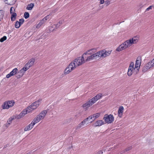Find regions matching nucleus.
I'll list each match as a JSON object with an SVG mask.
<instances>
[{
	"label": "nucleus",
	"mask_w": 154,
	"mask_h": 154,
	"mask_svg": "<svg viewBox=\"0 0 154 154\" xmlns=\"http://www.w3.org/2000/svg\"><path fill=\"white\" fill-rule=\"evenodd\" d=\"M103 6H102V8H103Z\"/></svg>",
	"instance_id": "nucleus-57"
},
{
	"label": "nucleus",
	"mask_w": 154,
	"mask_h": 154,
	"mask_svg": "<svg viewBox=\"0 0 154 154\" xmlns=\"http://www.w3.org/2000/svg\"><path fill=\"white\" fill-rule=\"evenodd\" d=\"M103 119L106 123L110 124L113 122L114 118L113 116L111 114H106L104 116Z\"/></svg>",
	"instance_id": "nucleus-5"
},
{
	"label": "nucleus",
	"mask_w": 154,
	"mask_h": 154,
	"mask_svg": "<svg viewBox=\"0 0 154 154\" xmlns=\"http://www.w3.org/2000/svg\"><path fill=\"white\" fill-rule=\"evenodd\" d=\"M138 42V38L134 37L132 39L125 41L123 43L120 45L116 49V51L120 52L129 47L132 44H136Z\"/></svg>",
	"instance_id": "nucleus-1"
},
{
	"label": "nucleus",
	"mask_w": 154,
	"mask_h": 154,
	"mask_svg": "<svg viewBox=\"0 0 154 154\" xmlns=\"http://www.w3.org/2000/svg\"><path fill=\"white\" fill-rule=\"evenodd\" d=\"M101 52L102 57H105L109 56L105 50L101 51Z\"/></svg>",
	"instance_id": "nucleus-24"
},
{
	"label": "nucleus",
	"mask_w": 154,
	"mask_h": 154,
	"mask_svg": "<svg viewBox=\"0 0 154 154\" xmlns=\"http://www.w3.org/2000/svg\"><path fill=\"white\" fill-rule=\"evenodd\" d=\"M124 110V107L123 106H120L118 110V115L120 117H122L123 112V110Z\"/></svg>",
	"instance_id": "nucleus-15"
},
{
	"label": "nucleus",
	"mask_w": 154,
	"mask_h": 154,
	"mask_svg": "<svg viewBox=\"0 0 154 154\" xmlns=\"http://www.w3.org/2000/svg\"><path fill=\"white\" fill-rule=\"evenodd\" d=\"M24 16L25 19H27L29 17V14L28 12H26L24 13Z\"/></svg>",
	"instance_id": "nucleus-36"
},
{
	"label": "nucleus",
	"mask_w": 154,
	"mask_h": 154,
	"mask_svg": "<svg viewBox=\"0 0 154 154\" xmlns=\"http://www.w3.org/2000/svg\"><path fill=\"white\" fill-rule=\"evenodd\" d=\"M104 0H100V3L101 4H103L104 3Z\"/></svg>",
	"instance_id": "nucleus-50"
},
{
	"label": "nucleus",
	"mask_w": 154,
	"mask_h": 154,
	"mask_svg": "<svg viewBox=\"0 0 154 154\" xmlns=\"http://www.w3.org/2000/svg\"><path fill=\"white\" fill-rule=\"evenodd\" d=\"M102 96V94H97V95L94 96V97L95 98L96 100H98L100 99Z\"/></svg>",
	"instance_id": "nucleus-32"
},
{
	"label": "nucleus",
	"mask_w": 154,
	"mask_h": 154,
	"mask_svg": "<svg viewBox=\"0 0 154 154\" xmlns=\"http://www.w3.org/2000/svg\"><path fill=\"white\" fill-rule=\"evenodd\" d=\"M7 38V37L5 36H4L3 37L1 38V39H0V42H2L6 40Z\"/></svg>",
	"instance_id": "nucleus-38"
},
{
	"label": "nucleus",
	"mask_w": 154,
	"mask_h": 154,
	"mask_svg": "<svg viewBox=\"0 0 154 154\" xmlns=\"http://www.w3.org/2000/svg\"><path fill=\"white\" fill-rule=\"evenodd\" d=\"M97 100H96L94 97L92 98L89 101L91 103V104L92 105Z\"/></svg>",
	"instance_id": "nucleus-31"
},
{
	"label": "nucleus",
	"mask_w": 154,
	"mask_h": 154,
	"mask_svg": "<svg viewBox=\"0 0 154 154\" xmlns=\"http://www.w3.org/2000/svg\"><path fill=\"white\" fill-rule=\"evenodd\" d=\"M7 101L8 103V105H9L10 106V108L13 107L15 104V102L14 100H8Z\"/></svg>",
	"instance_id": "nucleus-28"
},
{
	"label": "nucleus",
	"mask_w": 154,
	"mask_h": 154,
	"mask_svg": "<svg viewBox=\"0 0 154 154\" xmlns=\"http://www.w3.org/2000/svg\"><path fill=\"white\" fill-rule=\"evenodd\" d=\"M39 118V117L37 115V116L33 119L31 123L32 124H34V125L36 123L39 122L41 120V119Z\"/></svg>",
	"instance_id": "nucleus-19"
},
{
	"label": "nucleus",
	"mask_w": 154,
	"mask_h": 154,
	"mask_svg": "<svg viewBox=\"0 0 154 154\" xmlns=\"http://www.w3.org/2000/svg\"><path fill=\"white\" fill-rule=\"evenodd\" d=\"M104 124V122L103 121L98 120L97 121L94 123L93 124V125L95 127H97L101 126Z\"/></svg>",
	"instance_id": "nucleus-11"
},
{
	"label": "nucleus",
	"mask_w": 154,
	"mask_h": 154,
	"mask_svg": "<svg viewBox=\"0 0 154 154\" xmlns=\"http://www.w3.org/2000/svg\"><path fill=\"white\" fill-rule=\"evenodd\" d=\"M4 15V11L2 10H0V21L3 19Z\"/></svg>",
	"instance_id": "nucleus-30"
},
{
	"label": "nucleus",
	"mask_w": 154,
	"mask_h": 154,
	"mask_svg": "<svg viewBox=\"0 0 154 154\" xmlns=\"http://www.w3.org/2000/svg\"><path fill=\"white\" fill-rule=\"evenodd\" d=\"M15 11V9L14 8L12 7L10 9V14L14 13V12Z\"/></svg>",
	"instance_id": "nucleus-40"
},
{
	"label": "nucleus",
	"mask_w": 154,
	"mask_h": 154,
	"mask_svg": "<svg viewBox=\"0 0 154 154\" xmlns=\"http://www.w3.org/2000/svg\"><path fill=\"white\" fill-rule=\"evenodd\" d=\"M76 67L73 61L66 68L64 71V74L66 75L69 73Z\"/></svg>",
	"instance_id": "nucleus-3"
},
{
	"label": "nucleus",
	"mask_w": 154,
	"mask_h": 154,
	"mask_svg": "<svg viewBox=\"0 0 154 154\" xmlns=\"http://www.w3.org/2000/svg\"><path fill=\"white\" fill-rule=\"evenodd\" d=\"M141 61V57L140 56L138 57L136 60L135 65L140 66Z\"/></svg>",
	"instance_id": "nucleus-22"
},
{
	"label": "nucleus",
	"mask_w": 154,
	"mask_h": 154,
	"mask_svg": "<svg viewBox=\"0 0 154 154\" xmlns=\"http://www.w3.org/2000/svg\"><path fill=\"white\" fill-rule=\"evenodd\" d=\"M47 112V111L46 110H43L38 115V116L39 117L40 119H41V120H42L45 117Z\"/></svg>",
	"instance_id": "nucleus-10"
},
{
	"label": "nucleus",
	"mask_w": 154,
	"mask_h": 154,
	"mask_svg": "<svg viewBox=\"0 0 154 154\" xmlns=\"http://www.w3.org/2000/svg\"><path fill=\"white\" fill-rule=\"evenodd\" d=\"M132 147L131 146H129L127 148H126L124 150L122 151L121 152V153H124L125 152L127 151H129L130 150H131L132 149Z\"/></svg>",
	"instance_id": "nucleus-34"
},
{
	"label": "nucleus",
	"mask_w": 154,
	"mask_h": 154,
	"mask_svg": "<svg viewBox=\"0 0 154 154\" xmlns=\"http://www.w3.org/2000/svg\"><path fill=\"white\" fill-rule=\"evenodd\" d=\"M45 19H42V20H41L39 22V23L38 24V25L37 26V28H39L45 22Z\"/></svg>",
	"instance_id": "nucleus-29"
},
{
	"label": "nucleus",
	"mask_w": 154,
	"mask_h": 154,
	"mask_svg": "<svg viewBox=\"0 0 154 154\" xmlns=\"http://www.w3.org/2000/svg\"><path fill=\"white\" fill-rule=\"evenodd\" d=\"M29 68V67L26 64L22 68L26 72Z\"/></svg>",
	"instance_id": "nucleus-37"
},
{
	"label": "nucleus",
	"mask_w": 154,
	"mask_h": 154,
	"mask_svg": "<svg viewBox=\"0 0 154 154\" xmlns=\"http://www.w3.org/2000/svg\"><path fill=\"white\" fill-rule=\"evenodd\" d=\"M83 121L85 123V124H87L89 123V121H88V119L87 118H86Z\"/></svg>",
	"instance_id": "nucleus-42"
},
{
	"label": "nucleus",
	"mask_w": 154,
	"mask_h": 154,
	"mask_svg": "<svg viewBox=\"0 0 154 154\" xmlns=\"http://www.w3.org/2000/svg\"><path fill=\"white\" fill-rule=\"evenodd\" d=\"M83 126L82 124L81 123H80L77 126V127H76V129H77V130L79 129L80 128H81Z\"/></svg>",
	"instance_id": "nucleus-41"
},
{
	"label": "nucleus",
	"mask_w": 154,
	"mask_h": 154,
	"mask_svg": "<svg viewBox=\"0 0 154 154\" xmlns=\"http://www.w3.org/2000/svg\"><path fill=\"white\" fill-rule=\"evenodd\" d=\"M13 117L14 118V119H20L22 118L20 114L18 115H17L15 116H13Z\"/></svg>",
	"instance_id": "nucleus-39"
},
{
	"label": "nucleus",
	"mask_w": 154,
	"mask_h": 154,
	"mask_svg": "<svg viewBox=\"0 0 154 154\" xmlns=\"http://www.w3.org/2000/svg\"><path fill=\"white\" fill-rule=\"evenodd\" d=\"M86 53H84L82 55L81 57H79L77 58L76 59L73 61L77 67L81 65L82 64L84 63L85 62L84 58H86Z\"/></svg>",
	"instance_id": "nucleus-2"
},
{
	"label": "nucleus",
	"mask_w": 154,
	"mask_h": 154,
	"mask_svg": "<svg viewBox=\"0 0 154 154\" xmlns=\"http://www.w3.org/2000/svg\"><path fill=\"white\" fill-rule=\"evenodd\" d=\"M91 106L92 105L91 103L89 102V101H88L86 102V103L83 104L82 106L84 109H87L88 108Z\"/></svg>",
	"instance_id": "nucleus-18"
},
{
	"label": "nucleus",
	"mask_w": 154,
	"mask_h": 154,
	"mask_svg": "<svg viewBox=\"0 0 154 154\" xmlns=\"http://www.w3.org/2000/svg\"><path fill=\"white\" fill-rule=\"evenodd\" d=\"M34 126V124H33L31 123L30 124L24 128V131H29L32 129Z\"/></svg>",
	"instance_id": "nucleus-17"
},
{
	"label": "nucleus",
	"mask_w": 154,
	"mask_h": 154,
	"mask_svg": "<svg viewBox=\"0 0 154 154\" xmlns=\"http://www.w3.org/2000/svg\"><path fill=\"white\" fill-rule=\"evenodd\" d=\"M23 75L21 74L19 72H17L16 74V77L17 79H19Z\"/></svg>",
	"instance_id": "nucleus-35"
},
{
	"label": "nucleus",
	"mask_w": 154,
	"mask_h": 154,
	"mask_svg": "<svg viewBox=\"0 0 154 154\" xmlns=\"http://www.w3.org/2000/svg\"><path fill=\"white\" fill-rule=\"evenodd\" d=\"M17 71V68H15L9 73L6 75V78H9L10 77L16 74Z\"/></svg>",
	"instance_id": "nucleus-9"
},
{
	"label": "nucleus",
	"mask_w": 154,
	"mask_h": 154,
	"mask_svg": "<svg viewBox=\"0 0 154 154\" xmlns=\"http://www.w3.org/2000/svg\"><path fill=\"white\" fill-rule=\"evenodd\" d=\"M134 63L133 62L131 63L130 66L128 68V75L129 76H131L134 70Z\"/></svg>",
	"instance_id": "nucleus-8"
},
{
	"label": "nucleus",
	"mask_w": 154,
	"mask_h": 154,
	"mask_svg": "<svg viewBox=\"0 0 154 154\" xmlns=\"http://www.w3.org/2000/svg\"><path fill=\"white\" fill-rule=\"evenodd\" d=\"M11 14V20L12 21H14L16 19V17L17 16V14L16 13H13Z\"/></svg>",
	"instance_id": "nucleus-25"
},
{
	"label": "nucleus",
	"mask_w": 154,
	"mask_h": 154,
	"mask_svg": "<svg viewBox=\"0 0 154 154\" xmlns=\"http://www.w3.org/2000/svg\"><path fill=\"white\" fill-rule=\"evenodd\" d=\"M30 153V152L29 153H26V154H29Z\"/></svg>",
	"instance_id": "nucleus-56"
},
{
	"label": "nucleus",
	"mask_w": 154,
	"mask_h": 154,
	"mask_svg": "<svg viewBox=\"0 0 154 154\" xmlns=\"http://www.w3.org/2000/svg\"><path fill=\"white\" fill-rule=\"evenodd\" d=\"M34 6V4L33 3H31L27 5L26 9L28 10H31L32 9Z\"/></svg>",
	"instance_id": "nucleus-26"
},
{
	"label": "nucleus",
	"mask_w": 154,
	"mask_h": 154,
	"mask_svg": "<svg viewBox=\"0 0 154 154\" xmlns=\"http://www.w3.org/2000/svg\"><path fill=\"white\" fill-rule=\"evenodd\" d=\"M103 152L101 151H99L97 153H96L95 154H102Z\"/></svg>",
	"instance_id": "nucleus-49"
},
{
	"label": "nucleus",
	"mask_w": 154,
	"mask_h": 154,
	"mask_svg": "<svg viewBox=\"0 0 154 154\" xmlns=\"http://www.w3.org/2000/svg\"><path fill=\"white\" fill-rule=\"evenodd\" d=\"M2 109H8L10 108L9 105H8V103L7 101L5 102L2 105Z\"/></svg>",
	"instance_id": "nucleus-13"
},
{
	"label": "nucleus",
	"mask_w": 154,
	"mask_h": 154,
	"mask_svg": "<svg viewBox=\"0 0 154 154\" xmlns=\"http://www.w3.org/2000/svg\"><path fill=\"white\" fill-rule=\"evenodd\" d=\"M101 51H99L97 53L94 54H93L94 56V58L95 59H96L98 57H101Z\"/></svg>",
	"instance_id": "nucleus-21"
},
{
	"label": "nucleus",
	"mask_w": 154,
	"mask_h": 154,
	"mask_svg": "<svg viewBox=\"0 0 154 154\" xmlns=\"http://www.w3.org/2000/svg\"><path fill=\"white\" fill-rule=\"evenodd\" d=\"M86 57H87V56H86ZM87 57V59L85 60V61H90L91 60H93L95 59L93 54H91V55L89 56L88 57H88Z\"/></svg>",
	"instance_id": "nucleus-27"
},
{
	"label": "nucleus",
	"mask_w": 154,
	"mask_h": 154,
	"mask_svg": "<svg viewBox=\"0 0 154 154\" xmlns=\"http://www.w3.org/2000/svg\"><path fill=\"white\" fill-rule=\"evenodd\" d=\"M140 66H139V65H135V68H134V69H136L137 70V71H138V70L139 69V68H140Z\"/></svg>",
	"instance_id": "nucleus-44"
},
{
	"label": "nucleus",
	"mask_w": 154,
	"mask_h": 154,
	"mask_svg": "<svg viewBox=\"0 0 154 154\" xmlns=\"http://www.w3.org/2000/svg\"><path fill=\"white\" fill-rule=\"evenodd\" d=\"M154 66V58L152 61L146 63L143 67L142 71L143 72H146L148 69Z\"/></svg>",
	"instance_id": "nucleus-4"
},
{
	"label": "nucleus",
	"mask_w": 154,
	"mask_h": 154,
	"mask_svg": "<svg viewBox=\"0 0 154 154\" xmlns=\"http://www.w3.org/2000/svg\"><path fill=\"white\" fill-rule=\"evenodd\" d=\"M39 105V103H37V102H34L30 106L27 108L29 110V112L33 111L36 109Z\"/></svg>",
	"instance_id": "nucleus-7"
},
{
	"label": "nucleus",
	"mask_w": 154,
	"mask_h": 154,
	"mask_svg": "<svg viewBox=\"0 0 154 154\" xmlns=\"http://www.w3.org/2000/svg\"><path fill=\"white\" fill-rule=\"evenodd\" d=\"M92 117L93 118V120L91 121L90 123H91L93 122L94 120H95L96 119L98 118L100 116V114L99 113H96L92 115Z\"/></svg>",
	"instance_id": "nucleus-23"
},
{
	"label": "nucleus",
	"mask_w": 154,
	"mask_h": 154,
	"mask_svg": "<svg viewBox=\"0 0 154 154\" xmlns=\"http://www.w3.org/2000/svg\"><path fill=\"white\" fill-rule=\"evenodd\" d=\"M111 52V51H107V53L108 54V55L109 56Z\"/></svg>",
	"instance_id": "nucleus-53"
},
{
	"label": "nucleus",
	"mask_w": 154,
	"mask_h": 154,
	"mask_svg": "<svg viewBox=\"0 0 154 154\" xmlns=\"http://www.w3.org/2000/svg\"><path fill=\"white\" fill-rule=\"evenodd\" d=\"M19 72L20 73H21L23 75H24V73H25V71L22 68L20 70Z\"/></svg>",
	"instance_id": "nucleus-43"
},
{
	"label": "nucleus",
	"mask_w": 154,
	"mask_h": 154,
	"mask_svg": "<svg viewBox=\"0 0 154 154\" xmlns=\"http://www.w3.org/2000/svg\"><path fill=\"white\" fill-rule=\"evenodd\" d=\"M143 6V5H142L140 6L141 7H142Z\"/></svg>",
	"instance_id": "nucleus-55"
},
{
	"label": "nucleus",
	"mask_w": 154,
	"mask_h": 154,
	"mask_svg": "<svg viewBox=\"0 0 154 154\" xmlns=\"http://www.w3.org/2000/svg\"><path fill=\"white\" fill-rule=\"evenodd\" d=\"M49 16L48 15L47 16H46V17H45L44 18H43V19H45V21L46 22L47 19L48 18V17Z\"/></svg>",
	"instance_id": "nucleus-51"
},
{
	"label": "nucleus",
	"mask_w": 154,
	"mask_h": 154,
	"mask_svg": "<svg viewBox=\"0 0 154 154\" xmlns=\"http://www.w3.org/2000/svg\"><path fill=\"white\" fill-rule=\"evenodd\" d=\"M62 24V22L59 21L56 24L51 25L49 27V30L50 31L53 32L54 31H56L57 29L59 28L61 25Z\"/></svg>",
	"instance_id": "nucleus-6"
},
{
	"label": "nucleus",
	"mask_w": 154,
	"mask_h": 154,
	"mask_svg": "<svg viewBox=\"0 0 154 154\" xmlns=\"http://www.w3.org/2000/svg\"><path fill=\"white\" fill-rule=\"evenodd\" d=\"M19 20V22L20 23V24H21V25L22 24L24 21V19L23 18L20 19Z\"/></svg>",
	"instance_id": "nucleus-45"
},
{
	"label": "nucleus",
	"mask_w": 154,
	"mask_h": 154,
	"mask_svg": "<svg viewBox=\"0 0 154 154\" xmlns=\"http://www.w3.org/2000/svg\"><path fill=\"white\" fill-rule=\"evenodd\" d=\"M83 126H84L85 124V123L83 121L80 122Z\"/></svg>",
	"instance_id": "nucleus-54"
},
{
	"label": "nucleus",
	"mask_w": 154,
	"mask_h": 154,
	"mask_svg": "<svg viewBox=\"0 0 154 154\" xmlns=\"http://www.w3.org/2000/svg\"><path fill=\"white\" fill-rule=\"evenodd\" d=\"M87 119H88V121H89L90 120L92 119V120H93V118L92 117V116L91 115L89 116L87 118Z\"/></svg>",
	"instance_id": "nucleus-47"
},
{
	"label": "nucleus",
	"mask_w": 154,
	"mask_h": 154,
	"mask_svg": "<svg viewBox=\"0 0 154 154\" xmlns=\"http://www.w3.org/2000/svg\"><path fill=\"white\" fill-rule=\"evenodd\" d=\"M42 100L41 99H39L38 100H37V101H35V102H37V103H38L39 104L40 102Z\"/></svg>",
	"instance_id": "nucleus-52"
},
{
	"label": "nucleus",
	"mask_w": 154,
	"mask_h": 154,
	"mask_svg": "<svg viewBox=\"0 0 154 154\" xmlns=\"http://www.w3.org/2000/svg\"><path fill=\"white\" fill-rule=\"evenodd\" d=\"M153 6L152 5H151L149 6L148 8H146V11H149L150 10L152 9V7Z\"/></svg>",
	"instance_id": "nucleus-46"
},
{
	"label": "nucleus",
	"mask_w": 154,
	"mask_h": 154,
	"mask_svg": "<svg viewBox=\"0 0 154 154\" xmlns=\"http://www.w3.org/2000/svg\"><path fill=\"white\" fill-rule=\"evenodd\" d=\"M14 119L13 116L10 118L7 121V123L5 125V126L7 128L9 127L12 122V121Z\"/></svg>",
	"instance_id": "nucleus-16"
},
{
	"label": "nucleus",
	"mask_w": 154,
	"mask_h": 154,
	"mask_svg": "<svg viewBox=\"0 0 154 154\" xmlns=\"http://www.w3.org/2000/svg\"><path fill=\"white\" fill-rule=\"evenodd\" d=\"M20 26L21 24H20V23L18 21H16L15 25V27L16 28L18 29L20 27Z\"/></svg>",
	"instance_id": "nucleus-33"
},
{
	"label": "nucleus",
	"mask_w": 154,
	"mask_h": 154,
	"mask_svg": "<svg viewBox=\"0 0 154 154\" xmlns=\"http://www.w3.org/2000/svg\"><path fill=\"white\" fill-rule=\"evenodd\" d=\"M105 4H106V6L110 4V1L109 0H106L105 2Z\"/></svg>",
	"instance_id": "nucleus-48"
},
{
	"label": "nucleus",
	"mask_w": 154,
	"mask_h": 154,
	"mask_svg": "<svg viewBox=\"0 0 154 154\" xmlns=\"http://www.w3.org/2000/svg\"><path fill=\"white\" fill-rule=\"evenodd\" d=\"M35 61V59L34 58L31 59L28 62L26 63L27 65H28L29 68L32 66L34 64Z\"/></svg>",
	"instance_id": "nucleus-12"
},
{
	"label": "nucleus",
	"mask_w": 154,
	"mask_h": 154,
	"mask_svg": "<svg viewBox=\"0 0 154 154\" xmlns=\"http://www.w3.org/2000/svg\"><path fill=\"white\" fill-rule=\"evenodd\" d=\"M96 52V49H92L88 50L84 53H86V55L87 54L91 55L93 54Z\"/></svg>",
	"instance_id": "nucleus-14"
},
{
	"label": "nucleus",
	"mask_w": 154,
	"mask_h": 154,
	"mask_svg": "<svg viewBox=\"0 0 154 154\" xmlns=\"http://www.w3.org/2000/svg\"><path fill=\"white\" fill-rule=\"evenodd\" d=\"M29 111V110L27 108L26 109L23 110L21 113L20 114L21 116L22 117H23L26 114L30 112Z\"/></svg>",
	"instance_id": "nucleus-20"
}]
</instances>
